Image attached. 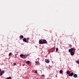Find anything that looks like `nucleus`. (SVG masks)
I'll use <instances>...</instances> for the list:
<instances>
[{
    "label": "nucleus",
    "mask_w": 79,
    "mask_h": 79,
    "mask_svg": "<svg viewBox=\"0 0 79 79\" xmlns=\"http://www.w3.org/2000/svg\"><path fill=\"white\" fill-rule=\"evenodd\" d=\"M11 52H10L9 53V56H11Z\"/></svg>",
    "instance_id": "16"
},
{
    "label": "nucleus",
    "mask_w": 79,
    "mask_h": 79,
    "mask_svg": "<svg viewBox=\"0 0 79 79\" xmlns=\"http://www.w3.org/2000/svg\"><path fill=\"white\" fill-rule=\"evenodd\" d=\"M69 47H72V45H69Z\"/></svg>",
    "instance_id": "24"
},
{
    "label": "nucleus",
    "mask_w": 79,
    "mask_h": 79,
    "mask_svg": "<svg viewBox=\"0 0 79 79\" xmlns=\"http://www.w3.org/2000/svg\"><path fill=\"white\" fill-rule=\"evenodd\" d=\"M27 56H28V55H27Z\"/></svg>",
    "instance_id": "26"
},
{
    "label": "nucleus",
    "mask_w": 79,
    "mask_h": 79,
    "mask_svg": "<svg viewBox=\"0 0 79 79\" xmlns=\"http://www.w3.org/2000/svg\"><path fill=\"white\" fill-rule=\"evenodd\" d=\"M45 62H46V63H49L50 62V61H49V60H48V59H45Z\"/></svg>",
    "instance_id": "5"
},
{
    "label": "nucleus",
    "mask_w": 79,
    "mask_h": 79,
    "mask_svg": "<svg viewBox=\"0 0 79 79\" xmlns=\"http://www.w3.org/2000/svg\"><path fill=\"white\" fill-rule=\"evenodd\" d=\"M42 40H43V44H45L47 43V40H44V39H43Z\"/></svg>",
    "instance_id": "3"
},
{
    "label": "nucleus",
    "mask_w": 79,
    "mask_h": 79,
    "mask_svg": "<svg viewBox=\"0 0 79 79\" xmlns=\"http://www.w3.org/2000/svg\"><path fill=\"white\" fill-rule=\"evenodd\" d=\"M41 76H42V77H45V75H42Z\"/></svg>",
    "instance_id": "23"
},
{
    "label": "nucleus",
    "mask_w": 79,
    "mask_h": 79,
    "mask_svg": "<svg viewBox=\"0 0 79 79\" xmlns=\"http://www.w3.org/2000/svg\"><path fill=\"white\" fill-rule=\"evenodd\" d=\"M29 39H30V38H27V40H29Z\"/></svg>",
    "instance_id": "21"
},
{
    "label": "nucleus",
    "mask_w": 79,
    "mask_h": 79,
    "mask_svg": "<svg viewBox=\"0 0 79 79\" xmlns=\"http://www.w3.org/2000/svg\"><path fill=\"white\" fill-rule=\"evenodd\" d=\"M67 74H70V72L68 70L67 71Z\"/></svg>",
    "instance_id": "13"
},
{
    "label": "nucleus",
    "mask_w": 79,
    "mask_h": 79,
    "mask_svg": "<svg viewBox=\"0 0 79 79\" xmlns=\"http://www.w3.org/2000/svg\"><path fill=\"white\" fill-rule=\"evenodd\" d=\"M73 77L75 78H76V77H77V74H73Z\"/></svg>",
    "instance_id": "11"
},
{
    "label": "nucleus",
    "mask_w": 79,
    "mask_h": 79,
    "mask_svg": "<svg viewBox=\"0 0 79 79\" xmlns=\"http://www.w3.org/2000/svg\"><path fill=\"white\" fill-rule=\"evenodd\" d=\"M20 57L23 58H26V56H25V55L21 54L20 55Z\"/></svg>",
    "instance_id": "2"
},
{
    "label": "nucleus",
    "mask_w": 79,
    "mask_h": 79,
    "mask_svg": "<svg viewBox=\"0 0 79 79\" xmlns=\"http://www.w3.org/2000/svg\"><path fill=\"white\" fill-rule=\"evenodd\" d=\"M77 63L78 64H79V61H77Z\"/></svg>",
    "instance_id": "22"
},
{
    "label": "nucleus",
    "mask_w": 79,
    "mask_h": 79,
    "mask_svg": "<svg viewBox=\"0 0 79 79\" xmlns=\"http://www.w3.org/2000/svg\"><path fill=\"white\" fill-rule=\"evenodd\" d=\"M56 52H58V48H56Z\"/></svg>",
    "instance_id": "18"
},
{
    "label": "nucleus",
    "mask_w": 79,
    "mask_h": 79,
    "mask_svg": "<svg viewBox=\"0 0 79 79\" xmlns=\"http://www.w3.org/2000/svg\"><path fill=\"white\" fill-rule=\"evenodd\" d=\"M74 52H75V51H73L72 52H70V54L71 55L73 56V55H74Z\"/></svg>",
    "instance_id": "9"
},
{
    "label": "nucleus",
    "mask_w": 79,
    "mask_h": 79,
    "mask_svg": "<svg viewBox=\"0 0 79 79\" xmlns=\"http://www.w3.org/2000/svg\"><path fill=\"white\" fill-rule=\"evenodd\" d=\"M19 38H20V39H23V38H24V36H23V35H21L19 37Z\"/></svg>",
    "instance_id": "10"
},
{
    "label": "nucleus",
    "mask_w": 79,
    "mask_h": 79,
    "mask_svg": "<svg viewBox=\"0 0 79 79\" xmlns=\"http://www.w3.org/2000/svg\"><path fill=\"white\" fill-rule=\"evenodd\" d=\"M15 65H16V63H14L13 66H15Z\"/></svg>",
    "instance_id": "17"
},
{
    "label": "nucleus",
    "mask_w": 79,
    "mask_h": 79,
    "mask_svg": "<svg viewBox=\"0 0 79 79\" xmlns=\"http://www.w3.org/2000/svg\"><path fill=\"white\" fill-rule=\"evenodd\" d=\"M27 39L26 38H24L23 39V42H27V43H28L29 42H27V40H26Z\"/></svg>",
    "instance_id": "8"
},
{
    "label": "nucleus",
    "mask_w": 79,
    "mask_h": 79,
    "mask_svg": "<svg viewBox=\"0 0 79 79\" xmlns=\"http://www.w3.org/2000/svg\"><path fill=\"white\" fill-rule=\"evenodd\" d=\"M35 74H37V70L35 71Z\"/></svg>",
    "instance_id": "20"
},
{
    "label": "nucleus",
    "mask_w": 79,
    "mask_h": 79,
    "mask_svg": "<svg viewBox=\"0 0 79 79\" xmlns=\"http://www.w3.org/2000/svg\"><path fill=\"white\" fill-rule=\"evenodd\" d=\"M35 63H36V64H37V63H39V61H36V62H35Z\"/></svg>",
    "instance_id": "19"
},
{
    "label": "nucleus",
    "mask_w": 79,
    "mask_h": 79,
    "mask_svg": "<svg viewBox=\"0 0 79 79\" xmlns=\"http://www.w3.org/2000/svg\"><path fill=\"white\" fill-rule=\"evenodd\" d=\"M31 62H30V61H27L26 63V64H30V63Z\"/></svg>",
    "instance_id": "12"
},
{
    "label": "nucleus",
    "mask_w": 79,
    "mask_h": 79,
    "mask_svg": "<svg viewBox=\"0 0 79 79\" xmlns=\"http://www.w3.org/2000/svg\"><path fill=\"white\" fill-rule=\"evenodd\" d=\"M1 72V69H0V73Z\"/></svg>",
    "instance_id": "25"
},
{
    "label": "nucleus",
    "mask_w": 79,
    "mask_h": 79,
    "mask_svg": "<svg viewBox=\"0 0 79 79\" xmlns=\"http://www.w3.org/2000/svg\"><path fill=\"white\" fill-rule=\"evenodd\" d=\"M12 78L11 77H8L6 79H12Z\"/></svg>",
    "instance_id": "14"
},
{
    "label": "nucleus",
    "mask_w": 79,
    "mask_h": 79,
    "mask_svg": "<svg viewBox=\"0 0 79 79\" xmlns=\"http://www.w3.org/2000/svg\"><path fill=\"white\" fill-rule=\"evenodd\" d=\"M60 74H62V73H63V71H62V70H60Z\"/></svg>",
    "instance_id": "15"
},
{
    "label": "nucleus",
    "mask_w": 79,
    "mask_h": 79,
    "mask_svg": "<svg viewBox=\"0 0 79 79\" xmlns=\"http://www.w3.org/2000/svg\"><path fill=\"white\" fill-rule=\"evenodd\" d=\"M39 44H43V41L42 40H39Z\"/></svg>",
    "instance_id": "4"
},
{
    "label": "nucleus",
    "mask_w": 79,
    "mask_h": 79,
    "mask_svg": "<svg viewBox=\"0 0 79 79\" xmlns=\"http://www.w3.org/2000/svg\"><path fill=\"white\" fill-rule=\"evenodd\" d=\"M69 75V76L72 77L74 75V73L73 72H72V73H70Z\"/></svg>",
    "instance_id": "7"
},
{
    "label": "nucleus",
    "mask_w": 79,
    "mask_h": 79,
    "mask_svg": "<svg viewBox=\"0 0 79 79\" xmlns=\"http://www.w3.org/2000/svg\"><path fill=\"white\" fill-rule=\"evenodd\" d=\"M76 50V49H75V48H72L70 49H69V52H72L73 51L74 52H75V51Z\"/></svg>",
    "instance_id": "1"
},
{
    "label": "nucleus",
    "mask_w": 79,
    "mask_h": 79,
    "mask_svg": "<svg viewBox=\"0 0 79 79\" xmlns=\"http://www.w3.org/2000/svg\"><path fill=\"white\" fill-rule=\"evenodd\" d=\"M5 73V71H2L1 73H0V76H1L3 75V74Z\"/></svg>",
    "instance_id": "6"
}]
</instances>
